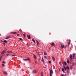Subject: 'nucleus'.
Segmentation results:
<instances>
[{
	"mask_svg": "<svg viewBox=\"0 0 76 76\" xmlns=\"http://www.w3.org/2000/svg\"><path fill=\"white\" fill-rule=\"evenodd\" d=\"M23 60L24 61H27V60H28V61H29V63H31V59H30V58H28L27 59H23Z\"/></svg>",
	"mask_w": 76,
	"mask_h": 76,
	"instance_id": "f257e3e1",
	"label": "nucleus"
},
{
	"mask_svg": "<svg viewBox=\"0 0 76 76\" xmlns=\"http://www.w3.org/2000/svg\"><path fill=\"white\" fill-rule=\"evenodd\" d=\"M53 73V69H51L50 71V76H52V75Z\"/></svg>",
	"mask_w": 76,
	"mask_h": 76,
	"instance_id": "f03ea898",
	"label": "nucleus"
},
{
	"mask_svg": "<svg viewBox=\"0 0 76 76\" xmlns=\"http://www.w3.org/2000/svg\"><path fill=\"white\" fill-rule=\"evenodd\" d=\"M7 50V49H5L3 51H2L1 53V54H4V53H6V50Z\"/></svg>",
	"mask_w": 76,
	"mask_h": 76,
	"instance_id": "7ed1b4c3",
	"label": "nucleus"
},
{
	"mask_svg": "<svg viewBox=\"0 0 76 76\" xmlns=\"http://www.w3.org/2000/svg\"><path fill=\"white\" fill-rule=\"evenodd\" d=\"M61 47L62 49L63 48H64V45H63L62 44H61Z\"/></svg>",
	"mask_w": 76,
	"mask_h": 76,
	"instance_id": "20e7f679",
	"label": "nucleus"
},
{
	"mask_svg": "<svg viewBox=\"0 0 76 76\" xmlns=\"http://www.w3.org/2000/svg\"><path fill=\"white\" fill-rule=\"evenodd\" d=\"M62 64L63 65H64V64H65V66H66V65H67V63H66V61H65L64 62H63L62 63Z\"/></svg>",
	"mask_w": 76,
	"mask_h": 76,
	"instance_id": "39448f33",
	"label": "nucleus"
},
{
	"mask_svg": "<svg viewBox=\"0 0 76 76\" xmlns=\"http://www.w3.org/2000/svg\"><path fill=\"white\" fill-rule=\"evenodd\" d=\"M6 38V39H8L9 38H11V37L10 36H8Z\"/></svg>",
	"mask_w": 76,
	"mask_h": 76,
	"instance_id": "423d86ee",
	"label": "nucleus"
},
{
	"mask_svg": "<svg viewBox=\"0 0 76 76\" xmlns=\"http://www.w3.org/2000/svg\"><path fill=\"white\" fill-rule=\"evenodd\" d=\"M51 45L52 44V46H54H54H55V44H54V43H50Z\"/></svg>",
	"mask_w": 76,
	"mask_h": 76,
	"instance_id": "0eeeda50",
	"label": "nucleus"
},
{
	"mask_svg": "<svg viewBox=\"0 0 76 76\" xmlns=\"http://www.w3.org/2000/svg\"><path fill=\"white\" fill-rule=\"evenodd\" d=\"M37 73V72H36V71L35 70H34L33 71L32 73Z\"/></svg>",
	"mask_w": 76,
	"mask_h": 76,
	"instance_id": "6e6552de",
	"label": "nucleus"
},
{
	"mask_svg": "<svg viewBox=\"0 0 76 76\" xmlns=\"http://www.w3.org/2000/svg\"><path fill=\"white\" fill-rule=\"evenodd\" d=\"M3 73L5 75H7V73L6 71L3 72Z\"/></svg>",
	"mask_w": 76,
	"mask_h": 76,
	"instance_id": "1a4fd4ad",
	"label": "nucleus"
},
{
	"mask_svg": "<svg viewBox=\"0 0 76 76\" xmlns=\"http://www.w3.org/2000/svg\"><path fill=\"white\" fill-rule=\"evenodd\" d=\"M33 57L34 58H35V59H37V56L35 55H34L33 56Z\"/></svg>",
	"mask_w": 76,
	"mask_h": 76,
	"instance_id": "9d476101",
	"label": "nucleus"
},
{
	"mask_svg": "<svg viewBox=\"0 0 76 76\" xmlns=\"http://www.w3.org/2000/svg\"><path fill=\"white\" fill-rule=\"evenodd\" d=\"M43 62V63H44V59L43 58V57L42 58V60H41Z\"/></svg>",
	"mask_w": 76,
	"mask_h": 76,
	"instance_id": "9b49d317",
	"label": "nucleus"
},
{
	"mask_svg": "<svg viewBox=\"0 0 76 76\" xmlns=\"http://www.w3.org/2000/svg\"><path fill=\"white\" fill-rule=\"evenodd\" d=\"M52 59H53V61H55V60H56L55 59V58H54V56H53L52 57Z\"/></svg>",
	"mask_w": 76,
	"mask_h": 76,
	"instance_id": "f8f14e48",
	"label": "nucleus"
},
{
	"mask_svg": "<svg viewBox=\"0 0 76 76\" xmlns=\"http://www.w3.org/2000/svg\"><path fill=\"white\" fill-rule=\"evenodd\" d=\"M69 57L71 59H72L73 58V56H72V55H70Z\"/></svg>",
	"mask_w": 76,
	"mask_h": 76,
	"instance_id": "ddd939ff",
	"label": "nucleus"
},
{
	"mask_svg": "<svg viewBox=\"0 0 76 76\" xmlns=\"http://www.w3.org/2000/svg\"><path fill=\"white\" fill-rule=\"evenodd\" d=\"M28 38V39H31V37H30V35H29L28 36H27Z\"/></svg>",
	"mask_w": 76,
	"mask_h": 76,
	"instance_id": "4468645a",
	"label": "nucleus"
},
{
	"mask_svg": "<svg viewBox=\"0 0 76 76\" xmlns=\"http://www.w3.org/2000/svg\"><path fill=\"white\" fill-rule=\"evenodd\" d=\"M62 71L63 72H64V68H62Z\"/></svg>",
	"mask_w": 76,
	"mask_h": 76,
	"instance_id": "2eb2a0df",
	"label": "nucleus"
},
{
	"mask_svg": "<svg viewBox=\"0 0 76 76\" xmlns=\"http://www.w3.org/2000/svg\"><path fill=\"white\" fill-rule=\"evenodd\" d=\"M75 54H73V58H75Z\"/></svg>",
	"mask_w": 76,
	"mask_h": 76,
	"instance_id": "dca6fc26",
	"label": "nucleus"
},
{
	"mask_svg": "<svg viewBox=\"0 0 76 76\" xmlns=\"http://www.w3.org/2000/svg\"><path fill=\"white\" fill-rule=\"evenodd\" d=\"M32 40V41H33L34 43H35L36 42H35V40H34V39H33Z\"/></svg>",
	"mask_w": 76,
	"mask_h": 76,
	"instance_id": "f3484780",
	"label": "nucleus"
},
{
	"mask_svg": "<svg viewBox=\"0 0 76 76\" xmlns=\"http://www.w3.org/2000/svg\"><path fill=\"white\" fill-rule=\"evenodd\" d=\"M4 42L5 43V44H7V41L6 40H4Z\"/></svg>",
	"mask_w": 76,
	"mask_h": 76,
	"instance_id": "a211bd4d",
	"label": "nucleus"
},
{
	"mask_svg": "<svg viewBox=\"0 0 76 76\" xmlns=\"http://www.w3.org/2000/svg\"><path fill=\"white\" fill-rule=\"evenodd\" d=\"M11 33L12 34H13V35L15 34H17V33L16 32H11Z\"/></svg>",
	"mask_w": 76,
	"mask_h": 76,
	"instance_id": "6ab92c4d",
	"label": "nucleus"
},
{
	"mask_svg": "<svg viewBox=\"0 0 76 76\" xmlns=\"http://www.w3.org/2000/svg\"><path fill=\"white\" fill-rule=\"evenodd\" d=\"M37 45H39V42L37 40Z\"/></svg>",
	"mask_w": 76,
	"mask_h": 76,
	"instance_id": "aec40b11",
	"label": "nucleus"
},
{
	"mask_svg": "<svg viewBox=\"0 0 76 76\" xmlns=\"http://www.w3.org/2000/svg\"><path fill=\"white\" fill-rule=\"evenodd\" d=\"M66 69H67V70H69V67L68 66H67Z\"/></svg>",
	"mask_w": 76,
	"mask_h": 76,
	"instance_id": "412c9836",
	"label": "nucleus"
},
{
	"mask_svg": "<svg viewBox=\"0 0 76 76\" xmlns=\"http://www.w3.org/2000/svg\"><path fill=\"white\" fill-rule=\"evenodd\" d=\"M64 69L66 70V67L64 65Z\"/></svg>",
	"mask_w": 76,
	"mask_h": 76,
	"instance_id": "4be33fe9",
	"label": "nucleus"
},
{
	"mask_svg": "<svg viewBox=\"0 0 76 76\" xmlns=\"http://www.w3.org/2000/svg\"><path fill=\"white\" fill-rule=\"evenodd\" d=\"M8 53H12V52L11 51H8L7 52Z\"/></svg>",
	"mask_w": 76,
	"mask_h": 76,
	"instance_id": "5701e85b",
	"label": "nucleus"
},
{
	"mask_svg": "<svg viewBox=\"0 0 76 76\" xmlns=\"http://www.w3.org/2000/svg\"><path fill=\"white\" fill-rule=\"evenodd\" d=\"M43 73L42 72L41 73V76H43L44 75H43Z\"/></svg>",
	"mask_w": 76,
	"mask_h": 76,
	"instance_id": "b1692460",
	"label": "nucleus"
},
{
	"mask_svg": "<svg viewBox=\"0 0 76 76\" xmlns=\"http://www.w3.org/2000/svg\"><path fill=\"white\" fill-rule=\"evenodd\" d=\"M44 54L46 56L47 55V53H46L45 52H44Z\"/></svg>",
	"mask_w": 76,
	"mask_h": 76,
	"instance_id": "393cba45",
	"label": "nucleus"
},
{
	"mask_svg": "<svg viewBox=\"0 0 76 76\" xmlns=\"http://www.w3.org/2000/svg\"><path fill=\"white\" fill-rule=\"evenodd\" d=\"M1 58H2V56H1V57H0V61L1 60Z\"/></svg>",
	"mask_w": 76,
	"mask_h": 76,
	"instance_id": "a878e982",
	"label": "nucleus"
},
{
	"mask_svg": "<svg viewBox=\"0 0 76 76\" xmlns=\"http://www.w3.org/2000/svg\"><path fill=\"white\" fill-rule=\"evenodd\" d=\"M69 60H67V63H69Z\"/></svg>",
	"mask_w": 76,
	"mask_h": 76,
	"instance_id": "bb28decb",
	"label": "nucleus"
},
{
	"mask_svg": "<svg viewBox=\"0 0 76 76\" xmlns=\"http://www.w3.org/2000/svg\"><path fill=\"white\" fill-rule=\"evenodd\" d=\"M19 39L21 40V41H23V39H22L21 38H19Z\"/></svg>",
	"mask_w": 76,
	"mask_h": 76,
	"instance_id": "cd10ccee",
	"label": "nucleus"
},
{
	"mask_svg": "<svg viewBox=\"0 0 76 76\" xmlns=\"http://www.w3.org/2000/svg\"><path fill=\"white\" fill-rule=\"evenodd\" d=\"M3 45L4 46H5V45H6V44L5 43H3Z\"/></svg>",
	"mask_w": 76,
	"mask_h": 76,
	"instance_id": "c85d7f7f",
	"label": "nucleus"
},
{
	"mask_svg": "<svg viewBox=\"0 0 76 76\" xmlns=\"http://www.w3.org/2000/svg\"><path fill=\"white\" fill-rule=\"evenodd\" d=\"M4 64H5V63H6V62L5 61H3L2 62Z\"/></svg>",
	"mask_w": 76,
	"mask_h": 76,
	"instance_id": "c756f323",
	"label": "nucleus"
},
{
	"mask_svg": "<svg viewBox=\"0 0 76 76\" xmlns=\"http://www.w3.org/2000/svg\"><path fill=\"white\" fill-rule=\"evenodd\" d=\"M2 65L3 66V67H4V66H5V65H4V64H2Z\"/></svg>",
	"mask_w": 76,
	"mask_h": 76,
	"instance_id": "7c9ffc66",
	"label": "nucleus"
},
{
	"mask_svg": "<svg viewBox=\"0 0 76 76\" xmlns=\"http://www.w3.org/2000/svg\"><path fill=\"white\" fill-rule=\"evenodd\" d=\"M11 57H14V56H15V55H13L12 56H11Z\"/></svg>",
	"mask_w": 76,
	"mask_h": 76,
	"instance_id": "2f4dec72",
	"label": "nucleus"
},
{
	"mask_svg": "<svg viewBox=\"0 0 76 76\" xmlns=\"http://www.w3.org/2000/svg\"><path fill=\"white\" fill-rule=\"evenodd\" d=\"M23 36L24 37H25V34H23Z\"/></svg>",
	"mask_w": 76,
	"mask_h": 76,
	"instance_id": "473e14b6",
	"label": "nucleus"
},
{
	"mask_svg": "<svg viewBox=\"0 0 76 76\" xmlns=\"http://www.w3.org/2000/svg\"><path fill=\"white\" fill-rule=\"evenodd\" d=\"M51 61H49V63H51Z\"/></svg>",
	"mask_w": 76,
	"mask_h": 76,
	"instance_id": "72a5a7b5",
	"label": "nucleus"
},
{
	"mask_svg": "<svg viewBox=\"0 0 76 76\" xmlns=\"http://www.w3.org/2000/svg\"><path fill=\"white\" fill-rule=\"evenodd\" d=\"M70 44V42H68V44Z\"/></svg>",
	"mask_w": 76,
	"mask_h": 76,
	"instance_id": "f704fd0d",
	"label": "nucleus"
},
{
	"mask_svg": "<svg viewBox=\"0 0 76 76\" xmlns=\"http://www.w3.org/2000/svg\"><path fill=\"white\" fill-rule=\"evenodd\" d=\"M67 47V45H66L64 46V48H66Z\"/></svg>",
	"mask_w": 76,
	"mask_h": 76,
	"instance_id": "c9c22d12",
	"label": "nucleus"
},
{
	"mask_svg": "<svg viewBox=\"0 0 76 76\" xmlns=\"http://www.w3.org/2000/svg\"><path fill=\"white\" fill-rule=\"evenodd\" d=\"M60 65H61V62L59 63Z\"/></svg>",
	"mask_w": 76,
	"mask_h": 76,
	"instance_id": "e433bc0d",
	"label": "nucleus"
},
{
	"mask_svg": "<svg viewBox=\"0 0 76 76\" xmlns=\"http://www.w3.org/2000/svg\"><path fill=\"white\" fill-rule=\"evenodd\" d=\"M17 36H19L20 35L19 34H17Z\"/></svg>",
	"mask_w": 76,
	"mask_h": 76,
	"instance_id": "4c0bfd02",
	"label": "nucleus"
},
{
	"mask_svg": "<svg viewBox=\"0 0 76 76\" xmlns=\"http://www.w3.org/2000/svg\"><path fill=\"white\" fill-rule=\"evenodd\" d=\"M1 42H4V41H2V40H1Z\"/></svg>",
	"mask_w": 76,
	"mask_h": 76,
	"instance_id": "58836bf2",
	"label": "nucleus"
},
{
	"mask_svg": "<svg viewBox=\"0 0 76 76\" xmlns=\"http://www.w3.org/2000/svg\"><path fill=\"white\" fill-rule=\"evenodd\" d=\"M30 69L31 70V69H32V68H31V67L30 68Z\"/></svg>",
	"mask_w": 76,
	"mask_h": 76,
	"instance_id": "ea45409f",
	"label": "nucleus"
},
{
	"mask_svg": "<svg viewBox=\"0 0 76 76\" xmlns=\"http://www.w3.org/2000/svg\"><path fill=\"white\" fill-rule=\"evenodd\" d=\"M35 63H37V61H35Z\"/></svg>",
	"mask_w": 76,
	"mask_h": 76,
	"instance_id": "a19ab883",
	"label": "nucleus"
},
{
	"mask_svg": "<svg viewBox=\"0 0 76 76\" xmlns=\"http://www.w3.org/2000/svg\"><path fill=\"white\" fill-rule=\"evenodd\" d=\"M69 45H70V44H68V47H69Z\"/></svg>",
	"mask_w": 76,
	"mask_h": 76,
	"instance_id": "79ce46f5",
	"label": "nucleus"
},
{
	"mask_svg": "<svg viewBox=\"0 0 76 76\" xmlns=\"http://www.w3.org/2000/svg\"><path fill=\"white\" fill-rule=\"evenodd\" d=\"M7 56H9V54H7Z\"/></svg>",
	"mask_w": 76,
	"mask_h": 76,
	"instance_id": "37998d69",
	"label": "nucleus"
},
{
	"mask_svg": "<svg viewBox=\"0 0 76 76\" xmlns=\"http://www.w3.org/2000/svg\"><path fill=\"white\" fill-rule=\"evenodd\" d=\"M69 42H71V40H69Z\"/></svg>",
	"mask_w": 76,
	"mask_h": 76,
	"instance_id": "c03bdc74",
	"label": "nucleus"
},
{
	"mask_svg": "<svg viewBox=\"0 0 76 76\" xmlns=\"http://www.w3.org/2000/svg\"><path fill=\"white\" fill-rule=\"evenodd\" d=\"M49 50H50L51 49H50V48Z\"/></svg>",
	"mask_w": 76,
	"mask_h": 76,
	"instance_id": "a18cd8bd",
	"label": "nucleus"
},
{
	"mask_svg": "<svg viewBox=\"0 0 76 76\" xmlns=\"http://www.w3.org/2000/svg\"><path fill=\"white\" fill-rule=\"evenodd\" d=\"M61 69V68H60V69Z\"/></svg>",
	"mask_w": 76,
	"mask_h": 76,
	"instance_id": "49530a36",
	"label": "nucleus"
},
{
	"mask_svg": "<svg viewBox=\"0 0 76 76\" xmlns=\"http://www.w3.org/2000/svg\"><path fill=\"white\" fill-rule=\"evenodd\" d=\"M1 35V34H0V36Z\"/></svg>",
	"mask_w": 76,
	"mask_h": 76,
	"instance_id": "de8ad7c7",
	"label": "nucleus"
},
{
	"mask_svg": "<svg viewBox=\"0 0 76 76\" xmlns=\"http://www.w3.org/2000/svg\"><path fill=\"white\" fill-rule=\"evenodd\" d=\"M64 72V73H65V72Z\"/></svg>",
	"mask_w": 76,
	"mask_h": 76,
	"instance_id": "09e8293b",
	"label": "nucleus"
},
{
	"mask_svg": "<svg viewBox=\"0 0 76 76\" xmlns=\"http://www.w3.org/2000/svg\"><path fill=\"white\" fill-rule=\"evenodd\" d=\"M0 56H1V55H0Z\"/></svg>",
	"mask_w": 76,
	"mask_h": 76,
	"instance_id": "8fccbe9b",
	"label": "nucleus"
}]
</instances>
